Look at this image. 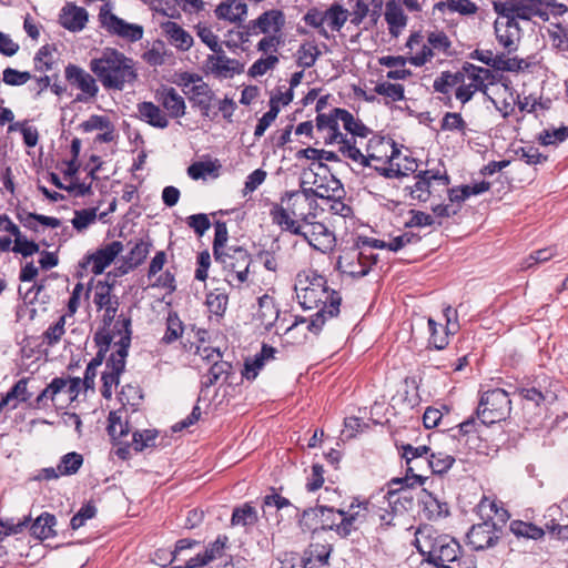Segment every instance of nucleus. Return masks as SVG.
<instances>
[{
    "label": "nucleus",
    "mask_w": 568,
    "mask_h": 568,
    "mask_svg": "<svg viewBox=\"0 0 568 568\" xmlns=\"http://www.w3.org/2000/svg\"><path fill=\"white\" fill-rule=\"evenodd\" d=\"M296 296L304 310H316L310 318L301 317L285 328V335L296 343L307 338L306 332L318 334L326 318L338 315L342 302L341 294L328 286L327 280L308 270L297 275L295 283Z\"/></svg>",
    "instance_id": "f257e3e1"
},
{
    "label": "nucleus",
    "mask_w": 568,
    "mask_h": 568,
    "mask_svg": "<svg viewBox=\"0 0 568 568\" xmlns=\"http://www.w3.org/2000/svg\"><path fill=\"white\" fill-rule=\"evenodd\" d=\"M89 68L105 90L122 91L138 80L134 60L114 48H105L91 59Z\"/></svg>",
    "instance_id": "f03ea898"
},
{
    "label": "nucleus",
    "mask_w": 568,
    "mask_h": 568,
    "mask_svg": "<svg viewBox=\"0 0 568 568\" xmlns=\"http://www.w3.org/2000/svg\"><path fill=\"white\" fill-rule=\"evenodd\" d=\"M415 544L417 550L426 557V561L433 564L436 568L452 566L462 550L455 538L440 534L429 525H424L417 529Z\"/></svg>",
    "instance_id": "7ed1b4c3"
},
{
    "label": "nucleus",
    "mask_w": 568,
    "mask_h": 568,
    "mask_svg": "<svg viewBox=\"0 0 568 568\" xmlns=\"http://www.w3.org/2000/svg\"><path fill=\"white\" fill-rule=\"evenodd\" d=\"M337 109L335 108L329 114L320 113L316 118V126L318 130H327L328 131V143H337L339 144V152L347 159L361 164L362 166H372V161L387 163L390 161L392 156L385 155L386 160H383V156H378L374 153H368L367 155L363 154L362 151L356 146V140L354 138H347L342 132H339L338 124L341 122L339 115L337 114Z\"/></svg>",
    "instance_id": "20e7f679"
},
{
    "label": "nucleus",
    "mask_w": 568,
    "mask_h": 568,
    "mask_svg": "<svg viewBox=\"0 0 568 568\" xmlns=\"http://www.w3.org/2000/svg\"><path fill=\"white\" fill-rule=\"evenodd\" d=\"M131 320L123 318L114 324L119 339L114 341L113 348L102 373L101 394L104 398H111L112 387L119 384L120 375L125 368V359L131 344Z\"/></svg>",
    "instance_id": "39448f33"
},
{
    "label": "nucleus",
    "mask_w": 568,
    "mask_h": 568,
    "mask_svg": "<svg viewBox=\"0 0 568 568\" xmlns=\"http://www.w3.org/2000/svg\"><path fill=\"white\" fill-rule=\"evenodd\" d=\"M552 0H497L493 2L495 12L501 19L529 21L539 18L544 21L549 19Z\"/></svg>",
    "instance_id": "423d86ee"
},
{
    "label": "nucleus",
    "mask_w": 568,
    "mask_h": 568,
    "mask_svg": "<svg viewBox=\"0 0 568 568\" xmlns=\"http://www.w3.org/2000/svg\"><path fill=\"white\" fill-rule=\"evenodd\" d=\"M462 73H464V81L456 89L455 97L463 104L470 101L478 91L486 93L488 85H493L498 81V75L491 70L473 63L466 62L463 65Z\"/></svg>",
    "instance_id": "0eeeda50"
},
{
    "label": "nucleus",
    "mask_w": 568,
    "mask_h": 568,
    "mask_svg": "<svg viewBox=\"0 0 568 568\" xmlns=\"http://www.w3.org/2000/svg\"><path fill=\"white\" fill-rule=\"evenodd\" d=\"M214 258L222 265L229 285L240 287L247 281L252 258L245 248L231 246Z\"/></svg>",
    "instance_id": "6e6552de"
},
{
    "label": "nucleus",
    "mask_w": 568,
    "mask_h": 568,
    "mask_svg": "<svg viewBox=\"0 0 568 568\" xmlns=\"http://www.w3.org/2000/svg\"><path fill=\"white\" fill-rule=\"evenodd\" d=\"M511 410L508 393L501 388L485 392L477 408V416L485 425L505 420Z\"/></svg>",
    "instance_id": "1a4fd4ad"
},
{
    "label": "nucleus",
    "mask_w": 568,
    "mask_h": 568,
    "mask_svg": "<svg viewBox=\"0 0 568 568\" xmlns=\"http://www.w3.org/2000/svg\"><path fill=\"white\" fill-rule=\"evenodd\" d=\"M415 179V183L406 186L405 191H408L412 200L418 202H426L434 195L440 196L450 182L446 172L442 173L439 170L419 171Z\"/></svg>",
    "instance_id": "9d476101"
},
{
    "label": "nucleus",
    "mask_w": 568,
    "mask_h": 568,
    "mask_svg": "<svg viewBox=\"0 0 568 568\" xmlns=\"http://www.w3.org/2000/svg\"><path fill=\"white\" fill-rule=\"evenodd\" d=\"M113 283H109L108 281H98L93 286V304L95 305L98 311H104V327L102 331L116 333L114 324L118 321L126 317L120 315L118 320H115L120 302L119 297L115 294H113ZM116 339H119L118 334H115V341Z\"/></svg>",
    "instance_id": "9b49d317"
},
{
    "label": "nucleus",
    "mask_w": 568,
    "mask_h": 568,
    "mask_svg": "<svg viewBox=\"0 0 568 568\" xmlns=\"http://www.w3.org/2000/svg\"><path fill=\"white\" fill-rule=\"evenodd\" d=\"M98 19L102 29L109 34L121 38L126 42L140 41L144 34V28L138 23H130L113 13L109 4L101 7Z\"/></svg>",
    "instance_id": "f8f14e48"
},
{
    "label": "nucleus",
    "mask_w": 568,
    "mask_h": 568,
    "mask_svg": "<svg viewBox=\"0 0 568 568\" xmlns=\"http://www.w3.org/2000/svg\"><path fill=\"white\" fill-rule=\"evenodd\" d=\"M424 480L425 477L418 474L406 476L405 478H394L389 483V489L384 496L388 506L393 508L394 511H400L402 509L410 507L413 504V495L409 488L414 485H423Z\"/></svg>",
    "instance_id": "ddd939ff"
},
{
    "label": "nucleus",
    "mask_w": 568,
    "mask_h": 568,
    "mask_svg": "<svg viewBox=\"0 0 568 568\" xmlns=\"http://www.w3.org/2000/svg\"><path fill=\"white\" fill-rule=\"evenodd\" d=\"M65 80L72 88H75L80 93L75 97L77 102L87 103L97 98L99 93L98 79L92 74L75 64H68L64 69Z\"/></svg>",
    "instance_id": "4468645a"
},
{
    "label": "nucleus",
    "mask_w": 568,
    "mask_h": 568,
    "mask_svg": "<svg viewBox=\"0 0 568 568\" xmlns=\"http://www.w3.org/2000/svg\"><path fill=\"white\" fill-rule=\"evenodd\" d=\"M376 262V256L366 250H349L338 257L337 267L352 277H363Z\"/></svg>",
    "instance_id": "2eb2a0df"
},
{
    "label": "nucleus",
    "mask_w": 568,
    "mask_h": 568,
    "mask_svg": "<svg viewBox=\"0 0 568 568\" xmlns=\"http://www.w3.org/2000/svg\"><path fill=\"white\" fill-rule=\"evenodd\" d=\"M94 341L97 345L99 346V352L97 353V356L88 364L84 377L82 379L83 387L85 389L93 388L94 387V379L97 377V369L99 366H101L105 353L113 346L115 341V333L114 332H108V331H100L95 334Z\"/></svg>",
    "instance_id": "dca6fc26"
},
{
    "label": "nucleus",
    "mask_w": 568,
    "mask_h": 568,
    "mask_svg": "<svg viewBox=\"0 0 568 568\" xmlns=\"http://www.w3.org/2000/svg\"><path fill=\"white\" fill-rule=\"evenodd\" d=\"M313 248L326 253L335 245V236L323 223L315 222L307 224L302 233H298Z\"/></svg>",
    "instance_id": "f3484780"
},
{
    "label": "nucleus",
    "mask_w": 568,
    "mask_h": 568,
    "mask_svg": "<svg viewBox=\"0 0 568 568\" xmlns=\"http://www.w3.org/2000/svg\"><path fill=\"white\" fill-rule=\"evenodd\" d=\"M455 313L456 312L450 306L445 308L444 316L446 318V325L437 323L432 317L428 318V343L434 348L444 349L448 345V336L457 331V324L452 323V316L455 315Z\"/></svg>",
    "instance_id": "a211bd4d"
},
{
    "label": "nucleus",
    "mask_w": 568,
    "mask_h": 568,
    "mask_svg": "<svg viewBox=\"0 0 568 568\" xmlns=\"http://www.w3.org/2000/svg\"><path fill=\"white\" fill-rule=\"evenodd\" d=\"M498 539V529L493 521L474 525L467 534L468 544L474 550L490 548L496 545Z\"/></svg>",
    "instance_id": "6ab92c4d"
},
{
    "label": "nucleus",
    "mask_w": 568,
    "mask_h": 568,
    "mask_svg": "<svg viewBox=\"0 0 568 568\" xmlns=\"http://www.w3.org/2000/svg\"><path fill=\"white\" fill-rule=\"evenodd\" d=\"M284 26V13L281 10L272 9L263 12L257 19L250 21L248 29L253 34H281Z\"/></svg>",
    "instance_id": "aec40b11"
},
{
    "label": "nucleus",
    "mask_w": 568,
    "mask_h": 568,
    "mask_svg": "<svg viewBox=\"0 0 568 568\" xmlns=\"http://www.w3.org/2000/svg\"><path fill=\"white\" fill-rule=\"evenodd\" d=\"M122 251L123 244L120 241H113L88 255L87 263L91 265L92 273L102 274Z\"/></svg>",
    "instance_id": "412c9836"
},
{
    "label": "nucleus",
    "mask_w": 568,
    "mask_h": 568,
    "mask_svg": "<svg viewBox=\"0 0 568 568\" xmlns=\"http://www.w3.org/2000/svg\"><path fill=\"white\" fill-rule=\"evenodd\" d=\"M185 95L192 106L200 110L202 116L213 119L216 115V113L212 115V103L215 100V94L206 82L196 83L191 89H186Z\"/></svg>",
    "instance_id": "4be33fe9"
},
{
    "label": "nucleus",
    "mask_w": 568,
    "mask_h": 568,
    "mask_svg": "<svg viewBox=\"0 0 568 568\" xmlns=\"http://www.w3.org/2000/svg\"><path fill=\"white\" fill-rule=\"evenodd\" d=\"M496 38L498 43L511 53L517 50V42L520 38V28L518 22L510 19H501L499 16L494 23Z\"/></svg>",
    "instance_id": "5701e85b"
},
{
    "label": "nucleus",
    "mask_w": 568,
    "mask_h": 568,
    "mask_svg": "<svg viewBox=\"0 0 568 568\" xmlns=\"http://www.w3.org/2000/svg\"><path fill=\"white\" fill-rule=\"evenodd\" d=\"M206 65L212 73L224 78L239 74L243 70V65L237 60L229 58L223 49L209 55L206 59Z\"/></svg>",
    "instance_id": "b1692460"
},
{
    "label": "nucleus",
    "mask_w": 568,
    "mask_h": 568,
    "mask_svg": "<svg viewBox=\"0 0 568 568\" xmlns=\"http://www.w3.org/2000/svg\"><path fill=\"white\" fill-rule=\"evenodd\" d=\"M88 19V11L82 7L75 6L74 3H67L61 9L59 16L60 24L71 32L82 31L87 26Z\"/></svg>",
    "instance_id": "393cba45"
},
{
    "label": "nucleus",
    "mask_w": 568,
    "mask_h": 568,
    "mask_svg": "<svg viewBox=\"0 0 568 568\" xmlns=\"http://www.w3.org/2000/svg\"><path fill=\"white\" fill-rule=\"evenodd\" d=\"M257 318L266 331H271L274 326L276 327V333H278L280 329L285 331L286 328L283 326L284 320L280 322V311L273 298L268 295H263L258 298Z\"/></svg>",
    "instance_id": "a878e982"
},
{
    "label": "nucleus",
    "mask_w": 568,
    "mask_h": 568,
    "mask_svg": "<svg viewBox=\"0 0 568 568\" xmlns=\"http://www.w3.org/2000/svg\"><path fill=\"white\" fill-rule=\"evenodd\" d=\"M368 513V505L359 504L357 506L352 505L348 513L338 510L339 521L337 525V532L341 536H348L357 524L362 523Z\"/></svg>",
    "instance_id": "bb28decb"
},
{
    "label": "nucleus",
    "mask_w": 568,
    "mask_h": 568,
    "mask_svg": "<svg viewBox=\"0 0 568 568\" xmlns=\"http://www.w3.org/2000/svg\"><path fill=\"white\" fill-rule=\"evenodd\" d=\"M159 102L168 111L171 118L178 119L185 114V101L179 92L172 88H163L159 93Z\"/></svg>",
    "instance_id": "cd10ccee"
},
{
    "label": "nucleus",
    "mask_w": 568,
    "mask_h": 568,
    "mask_svg": "<svg viewBox=\"0 0 568 568\" xmlns=\"http://www.w3.org/2000/svg\"><path fill=\"white\" fill-rule=\"evenodd\" d=\"M161 29L169 42L178 50L187 51L193 45L192 36L174 21L161 23Z\"/></svg>",
    "instance_id": "c85d7f7f"
},
{
    "label": "nucleus",
    "mask_w": 568,
    "mask_h": 568,
    "mask_svg": "<svg viewBox=\"0 0 568 568\" xmlns=\"http://www.w3.org/2000/svg\"><path fill=\"white\" fill-rule=\"evenodd\" d=\"M214 12L220 20L240 23L247 14V6L242 0H225L216 7Z\"/></svg>",
    "instance_id": "c756f323"
},
{
    "label": "nucleus",
    "mask_w": 568,
    "mask_h": 568,
    "mask_svg": "<svg viewBox=\"0 0 568 568\" xmlns=\"http://www.w3.org/2000/svg\"><path fill=\"white\" fill-rule=\"evenodd\" d=\"M311 516L320 517V520L315 523L321 529H336L339 521L338 510L327 506H316L308 508L303 511V520L307 523Z\"/></svg>",
    "instance_id": "7c9ffc66"
},
{
    "label": "nucleus",
    "mask_w": 568,
    "mask_h": 568,
    "mask_svg": "<svg viewBox=\"0 0 568 568\" xmlns=\"http://www.w3.org/2000/svg\"><path fill=\"white\" fill-rule=\"evenodd\" d=\"M276 349L268 345H263L260 353L255 354L254 357L247 358L244 363V369L242 372L243 377L246 379H255L258 372L263 368L266 361L274 358Z\"/></svg>",
    "instance_id": "2f4dec72"
},
{
    "label": "nucleus",
    "mask_w": 568,
    "mask_h": 568,
    "mask_svg": "<svg viewBox=\"0 0 568 568\" xmlns=\"http://www.w3.org/2000/svg\"><path fill=\"white\" fill-rule=\"evenodd\" d=\"M406 45L410 49V51H414L415 47L420 45V49H418L408 58V62L415 67H422L427 62H430L432 59L436 57V53L432 50V47L428 42L422 43V36L418 33L412 34Z\"/></svg>",
    "instance_id": "473e14b6"
},
{
    "label": "nucleus",
    "mask_w": 568,
    "mask_h": 568,
    "mask_svg": "<svg viewBox=\"0 0 568 568\" xmlns=\"http://www.w3.org/2000/svg\"><path fill=\"white\" fill-rule=\"evenodd\" d=\"M138 112L141 120L145 121L151 126L158 129H165L169 126L166 114L152 102H141L138 104Z\"/></svg>",
    "instance_id": "72a5a7b5"
},
{
    "label": "nucleus",
    "mask_w": 568,
    "mask_h": 568,
    "mask_svg": "<svg viewBox=\"0 0 568 568\" xmlns=\"http://www.w3.org/2000/svg\"><path fill=\"white\" fill-rule=\"evenodd\" d=\"M272 216L273 223L278 225L282 231L290 232L292 234L298 235L302 233V225L297 220H294V216L288 209H285L283 205L274 204L270 212Z\"/></svg>",
    "instance_id": "f704fd0d"
},
{
    "label": "nucleus",
    "mask_w": 568,
    "mask_h": 568,
    "mask_svg": "<svg viewBox=\"0 0 568 568\" xmlns=\"http://www.w3.org/2000/svg\"><path fill=\"white\" fill-rule=\"evenodd\" d=\"M385 20L388 24L389 33L397 38L402 30L406 27L407 17L402 6L395 1L386 3Z\"/></svg>",
    "instance_id": "c9c22d12"
},
{
    "label": "nucleus",
    "mask_w": 568,
    "mask_h": 568,
    "mask_svg": "<svg viewBox=\"0 0 568 568\" xmlns=\"http://www.w3.org/2000/svg\"><path fill=\"white\" fill-rule=\"evenodd\" d=\"M57 519L49 513L41 514L31 525L30 530L32 536L43 540L55 536L54 526Z\"/></svg>",
    "instance_id": "e433bc0d"
},
{
    "label": "nucleus",
    "mask_w": 568,
    "mask_h": 568,
    "mask_svg": "<svg viewBox=\"0 0 568 568\" xmlns=\"http://www.w3.org/2000/svg\"><path fill=\"white\" fill-rule=\"evenodd\" d=\"M232 364L227 361H223L222 358L217 362H214V364L211 365L207 374L202 377V387L209 388L216 384L219 381H226L232 372Z\"/></svg>",
    "instance_id": "4c0bfd02"
},
{
    "label": "nucleus",
    "mask_w": 568,
    "mask_h": 568,
    "mask_svg": "<svg viewBox=\"0 0 568 568\" xmlns=\"http://www.w3.org/2000/svg\"><path fill=\"white\" fill-rule=\"evenodd\" d=\"M108 433L111 438L118 443H122L123 439L131 432L130 425L125 418L122 416V412H111L108 418Z\"/></svg>",
    "instance_id": "58836bf2"
},
{
    "label": "nucleus",
    "mask_w": 568,
    "mask_h": 568,
    "mask_svg": "<svg viewBox=\"0 0 568 568\" xmlns=\"http://www.w3.org/2000/svg\"><path fill=\"white\" fill-rule=\"evenodd\" d=\"M429 456V447L425 445L413 446L410 444L402 446V457L405 459L407 465V474L415 473V466H413V462L417 463H426Z\"/></svg>",
    "instance_id": "ea45409f"
},
{
    "label": "nucleus",
    "mask_w": 568,
    "mask_h": 568,
    "mask_svg": "<svg viewBox=\"0 0 568 568\" xmlns=\"http://www.w3.org/2000/svg\"><path fill=\"white\" fill-rule=\"evenodd\" d=\"M258 520V514L251 504L245 503L239 507H235L231 517L232 526L252 527Z\"/></svg>",
    "instance_id": "a19ab883"
},
{
    "label": "nucleus",
    "mask_w": 568,
    "mask_h": 568,
    "mask_svg": "<svg viewBox=\"0 0 568 568\" xmlns=\"http://www.w3.org/2000/svg\"><path fill=\"white\" fill-rule=\"evenodd\" d=\"M420 503L428 519L440 518L448 515L447 504L439 501L435 496L426 490L422 491Z\"/></svg>",
    "instance_id": "79ce46f5"
},
{
    "label": "nucleus",
    "mask_w": 568,
    "mask_h": 568,
    "mask_svg": "<svg viewBox=\"0 0 568 568\" xmlns=\"http://www.w3.org/2000/svg\"><path fill=\"white\" fill-rule=\"evenodd\" d=\"M68 381L63 377H55L50 384L37 396L34 405L38 408L47 407L48 400H54L55 396L64 390Z\"/></svg>",
    "instance_id": "37998d69"
},
{
    "label": "nucleus",
    "mask_w": 568,
    "mask_h": 568,
    "mask_svg": "<svg viewBox=\"0 0 568 568\" xmlns=\"http://www.w3.org/2000/svg\"><path fill=\"white\" fill-rule=\"evenodd\" d=\"M343 128L355 136L366 138L371 132L369 129L364 125L359 120H356L351 112L345 109H337Z\"/></svg>",
    "instance_id": "c03bdc74"
},
{
    "label": "nucleus",
    "mask_w": 568,
    "mask_h": 568,
    "mask_svg": "<svg viewBox=\"0 0 568 568\" xmlns=\"http://www.w3.org/2000/svg\"><path fill=\"white\" fill-rule=\"evenodd\" d=\"M343 128L355 136L366 138L371 132L369 129L364 125L359 120H356L351 112L345 109H337Z\"/></svg>",
    "instance_id": "a18cd8bd"
},
{
    "label": "nucleus",
    "mask_w": 568,
    "mask_h": 568,
    "mask_svg": "<svg viewBox=\"0 0 568 568\" xmlns=\"http://www.w3.org/2000/svg\"><path fill=\"white\" fill-rule=\"evenodd\" d=\"M333 184L331 197L326 199L329 203V211L336 215L348 216L352 209L341 200L344 189L338 180H333Z\"/></svg>",
    "instance_id": "49530a36"
},
{
    "label": "nucleus",
    "mask_w": 568,
    "mask_h": 568,
    "mask_svg": "<svg viewBox=\"0 0 568 568\" xmlns=\"http://www.w3.org/2000/svg\"><path fill=\"white\" fill-rule=\"evenodd\" d=\"M497 71L518 72L529 68V62L524 59L507 57L505 54H495L493 67Z\"/></svg>",
    "instance_id": "de8ad7c7"
},
{
    "label": "nucleus",
    "mask_w": 568,
    "mask_h": 568,
    "mask_svg": "<svg viewBox=\"0 0 568 568\" xmlns=\"http://www.w3.org/2000/svg\"><path fill=\"white\" fill-rule=\"evenodd\" d=\"M99 219L98 209L89 207L74 211V216L71 220L73 229L78 233H82Z\"/></svg>",
    "instance_id": "09e8293b"
},
{
    "label": "nucleus",
    "mask_w": 568,
    "mask_h": 568,
    "mask_svg": "<svg viewBox=\"0 0 568 568\" xmlns=\"http://www.w3.org/2000/svg\"><path fill=\"white\" fill-rule=\"evenodd\" d=\"M320 55L321 51L314 42H305L296 52V61L298 67L306 69L313 67Z\"/></svg>",
    "instance_id": "8fccbe9b"
},
{
    "label": "nucleus",
    "mask_w": 568,
    "mask_h": 568,
    "mask_svg": "<svg viewBox=\"0 0 568 568\" xmlns=\"http://www.w3.org/2000/svg\"><path fill=\"white\" fill-rule=\"evenodd\" d=\"M464 81V73L444 71L434 80L433 88L436 92L447 94L455 85Z\"/></svg>",
    "instance_id": "3c124183"
},
{
    "label": "nucleus",
    "mask_w": 568,
    "mask_h": 568,
    "mask_svg": "<svg viewBox=\"0 0 568 568\" xmlns=\"http://www.w3.org/2000/svg\"><path fill=\"white\" fill-rule=\"evenodd\" d=\"M229 295L223 288H214L206 295V305L211 313L221 316L225 313Z\"/></svg>",
    "instance_id": "603ef678"
},
{
    "label": "nucleus",
    "mask_w": 568,
    "mask_h": 568,
    "mask_svg": "<svg viewBox=\"0 0 568 568\" xmlns=\"http://www.w3.org/2000/svg\"><path fill=\"white\" fill-rule=\"evenodd\" d=\"M510 530L517 537H525L534 540H538L545 535V529L531 523H525L521 520L513 521L510 524Z\"/></svg>",
    "instance_id": "864d4df0"
},
{
    "label": "nucleus",
    "mask_w": 568,
    "mask_h": 568,
    "mask_svg": "<svg viewBox=\"0 0 568 568\" xmlns=\"http://www.w3.org/2000/svg\"><path fill=\"white\" fill-rule=\"evenodd\" d=\"M348 12L339 4H333L329 9L324 11L325 23L333 31H339L347 21Z\"/></svg>",
    "instance_id": "5fc2aeb1"
},
{
    "label": "nucleus",
    "mask_w": 568,
    "mask_h": 568,
    "mask_svg": "<svg viewBox=\"0 0 568 568\" xmlns=\"http://www.w3.org/2000/svg\"><path fill=\"white\" fill-rule=\"evenodd\" d=\"M426 463L434 474H444L452 468L455 458L449 454L438 452L429 454Z\"/></svg>",
    "instance_id": "6e6d98bb"
},
{
    "label": "nucleus",
    "mask_w": 568,
    "mask_h": 568,
    "mask_svg": "<svg viewBox=\"0 0 568 568\" xmlns=\"http://www.w3.org/2000/svg\"><path fill=\"white\" fill-rule=\"evenodd\" d=\"M29 378L23 377L19 379L11 389L6 394V396L12 403L11 409H16L18 407V403H26L31 398V393L28 390Z\"/></svg>",
    "instance_id": "4d7b16f0"
},
{
    "label": "nucleus",
    "mask_w": 568,
    "mask_h": 568,
    "mask_svg": "<svg viewBox=\"0 0 568 568\" xmlns=\"http://www.w3.org/2000/svg\"><path fill=\"white\" fill-rule=\"evenodd\" d=\"M83 464V456L79 453L72 452L63 455L58 464L60 474L63 476H71L78 473Z\"/></svg>",
    "instance_id": "13d9d810"
},
{
    "label": "nucleus",
    "mask_w": 568,
    "mask_h": 568,
    "mask_svg": "<svg viewBox=\"0 0 568 568\" xmlns=\"http://www.w3.org/2000/svg\"><path fill=\"white\" fill-rule=\"evenodd\" d=\"M288 506H291V501L287 498L277 494L275 491V489L272 488L271 494L264 496V498H263V504H262L263 515L266 519H268V514L272 508H275L276 510H281Z\"/></svg>",
    "instance_id": "bf43d9fd"
},
{
    "label": "nucleus",
    "mask_w": 568,
    "mask_h": 568,
    "mask_svg": "<svg viewBox=\"0 0 568 568\" xmlns=\"http://www.w3.org/2000/svg\"><path fill=\"white\" fill-rule=\"evenodd\" d=\"M568 139V126L550 128L544 130L539 135L542 145H555Z\"/></svg>",
    "instance_id": "052dcab7"
},
{
    "label": "nucleus",
    "mask_w": 568,
    "mask_h": 568,
    "mask_svg": "<svg viewBox=\"0 0 568 568\" xmlns=\"http://www.w3.org/2000/svg\"><path fill=\"white\" fill-rule=\"evenodd\" d=\"M183 334V325L176 314H169L166 320V331L164 336L162 337V342L165 344H171L178 338H180Z\"/></svg>",
    "instance_id": "680f3d73"
},
{
    "label": "nucleus",
    "mask_w": 568,
    "mask_h": 568,
    "mask_svg": "<svg viewBox=\"0 0 568 568\" xmlns=\"http://www.w3.org/2000/svg\"><path fill=\"white\" fill-rule=\"evenodd\" d=\"M374 91L379 95L388 98L392 102L404 99V87L402 84L381 82L376 84Z\"/></svg>",
    "instance_id": "e2e57ef3"
},
{
    "label": "nucleus",
    "mask_w": 568,
    "mask_h": 568,
    "mask_svg": "<svg viewBox=\"0 0 568 568\" xmlns=\"http://www.w3.org/2000/svg\"><path fill=\"white\" fill-rule=\"evenodd\" d=\"M427 42L430 44L432 50L436 53V55H447L452 45L450 40L443 31H434L428 33Z\"/></svg>",
    "instance_id": "0e129e2a"
},
{
    "label": "nucleus",
    "mask_w": 568,
    "mask_h": 568,
    "mask_svg": "<svg viewBox=\"0 0 568 568\" xmlns=\"http://www.w3.org/2000/svg\"><path fill=\"white\" fill-rule=\"evenodd\" d=\"M151 242L139 240L134 243L128 255V262L131 266H139L148 256L151 247Z\"/></svg>",
    "instance_id": "69168bd1"
},
{
    "label": "nucleus",
    "mask_w": 568,
    "mask_h": 568,
    "mask_svg": "<svg viewBox=\"0 0 568 568\" xmlns=\"http://www.w3.org/2000/svg\"><path fill=\"white\" fill-rule=\"evenodd\" d=\"M278 63V57L275 54H268L266 58H260L248 69L251 77L264 75L270 70H273Z\"/></svg>",
    "instance_id": "338daca9"
},
{
    "label": "nucleus",
    "mask_w": 568,
    "mask_h": 568,
    "mask_svg": "<svg viewBox=\"0 0 568 568\" xmlns=\"http://www.w3.org/2000/svg\"><path fill=\"white\" fill-rule=\"evenodd\" d=\"M551 45L561 51H568V29L556 24L547 30Z\"/></svg>",
    "instance_id": "774afa93"
}]
</instances>
